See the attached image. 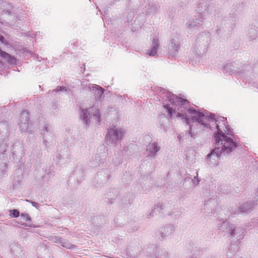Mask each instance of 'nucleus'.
Wrapping results in <instances>:
<instances>
[{
    "label": "nucleus",
    "instance_id": "f257e3e1",
    "mask_svg": "<svg viewBox=\"0 0 258 258\" xmlns=\"http://www.w3.org/2000/svg\"><path fill=\"white\" fill-rule=\"evenodd\" d=\"M167 97L171 103L175 105L177 104L179 105V107L177 108L179 111L182 112L183 109H187L188 112L191 115L192 121L197 122L203 125L204 127H210L209 122H218L219 123H220L221 122L223 125H225L226 124V118L220 116L216 118L215 116L211 113H210V115H209V113L205 114L195 109L187 108V105L188 103L187 100L178 97L176 95L172 94L171 92H168L167 93Z\"/></svg>",
    "mask_w": 258,
    "mask_h": 258
},
{
    "label": "nucleus",
    "instance_id": "f03ea898",
    "mask_svg": "<svg viewBox=\"0 0 258 258\" xmlns=\"http://www.w3.org/2000/svg\"><path fill=\"white\" fill-rule=\"evenodd\" d=\"M217 131L215 134L214 138L216 142L215 148L207 156V160L212 157L220 158L222 155H229L238 146L237 143L233 139L227 137L220 128V125L216 124Z\"/></svg>",
    "mask_w": 258,
    "mask_h": 258
},
{
    "label": "nucleus",
    "instance_id": "7ed1b4c3",
    "mask_svg": "<svg viewBox=\"0 0 258 258\" xmlns=\"http://www.w3.org/2000/svg\"><path fill=\"white\" fill-rule=\"evenodd\" d=\"M89 88L95 96V102L92 107L89 108H80L81 118L86 125H89L91 120L98 123L100 122V116L97 107L99 105V103L101 102L102 97L103 96L104 91V89L97 85H92Z\"/></svg>",
    "mask_w": 258,
    "mask_h": 258
},
{
    "label": "nucleus",
    "instance_id": "20e7f679",
    "mask_svg": "<svg viewBox=\"0 0 258 258\" xmlns=\"http://www.w3.org/2000/svg\"><path fill=\"white\" fill-rule=\"evenodd\" d=\"M125 132L121 127L114 126L108 129L105 140L106 143L112 146H115L117 143L121 141Z\"/></svg>",
    "mask_w": 258,
    "mask_h": 258
},
{
    "label": "nucleus",
    "instance_id": "39448f33",
    "mask_svg": "<svg viewBox=\"0 0 258 258\" xmlns=\"http://www.w3.org/2000/svg\"><path fill=\"white\" fill-rule=\"evenodd\" d=\"M250 69V66L248 64H244L238 67L235 66L232 63H228L225 65L223 68L224 73L229 74H235L236 75H242L246 72H248Z\"/></svg>",
    "mask_w": 258,
    "mask_h": 258
},
{
    "label": "nucleus",
    "instance_id": "423d86ee",
    "mask_svg": "<svg viewBox=\"0 0 258 258\" xmlns=\"http://www.w3.org/2000/svg\"><path fill=\"white\" fill-rule=\"evenodd\" d=\"M18 125L22 132H32V123L30 121L29 112L27 111L24 110L21 112Z\"/></svg>",
    "mask_w": 258,
    "mask_h": 258
},
{
    "label": "nucleus",
    "instance_id": "0eeeda50",
    "mask_svg": "<svg viewBox=\"0 0 258 258\" xmlns=\"http://www.w3.org/2000/svg\"><path fill=\"white\" fill-rule=\"evenodd\" d=\"M180 36L177 34H172L168 46V52L171 56H175L180 48Z\"/></svg>",
    "mask_w": 258,
    "mask_h": 258
},
{
    "label": "nucleus",
    "instance_id": "6e6552de",
    "mask_svg": "<svg viewBox=\"0 0 258 258\" xmlns=\"http://www.w3.org/2000/svg\"><path fill=\"white\" fill-rule=\"evenodd\" d=\"M175 227L173 225H166L159 229L157 232V235L162 239L167 237L174 232Z\"/></svg>",
    "mask_w": 258,
    "mask_h": 258
},
{
    "label": "nucleus",
    "instance_id": "1a4fd4ad",
    "mask_svg": "<svg viewBox=\"0 0 258 258\" xmlns=\"http://www.w3.org/2000/svg\"><path fill=\"white\" fill-rule=\"evenodd\" d=\"M203 24V20L200 18L193 19L191 21H189L186 24L187 29L189 32H195L199 30Z\"/></svg>",
    "mask_w": 258,
    "mask_h": 258
},
{
    "label": "nucleus",
    "instance_id": "9d476101",
    "mask_svg": "<svg viewBox=\"0 0 258 258\" xmlns=\"http://www.w3.org/2000/svg\"><path fill=\"white\" fill-rule=\"evenodd\" d=\"M244 229L242 227H236L234 224L230 227V234L232 237L240 240L243 238Z\"/></svg>",
    "mask_w": 258,
    "mask_h": 258
},
{
    "label": "nucleus",
    "instance_id": "9b49d317",
    "mask_svg": "<svg viewBox=\"0 0 258 258\" xmlns=\"http://www.w3.org/2000/svg\"><path fill=\"white\" fill-rule=\"evenodd\" d=\"M254 204L251 202H245L240 205L237 209L233 211L235 214L247 213L249 212L254 206Z\"/></svg>",
    "mask_w": 258,
    "mask_h": 258
},
{
    "label": "nucleus",
    "instance_id": "f8f14e48",
    "mask_svg": "<svg viewBox=\"0 0 258 258\" xmlns=\"http://www.w3.org/2000/svg\"><path fill=\"white\" fill-rule=\"evenodd\" d=\"M159 46L158 38L155 36L152 40V47L150 50L147 52V54L151 56H154L157 53V50Z\"/></svg>",
    "mask_w": 258,
    "mask_h": 258
},
{
    "label": "nucleus",
    "instance_id": "ddd939ff",
    "mask_svg": "<svg viewBox=\"0 0 258 258\" xmlns=\"http://www.w3.org/2000/svg\"><path fill=\"white\" fill-rule=\"evenodd\" d=\"M106 158V153L105 152L98 153L94 157V162L98 165L104 163Z\"/></svg>",
    "mask_w": 258,
    "mask_h": 258
},
{
    "label": "nucleus",
    "instance_id": "4468645a",
    "mask_svg": "<svg viewBox=\"0 0 258 258\" xmlns=\"http://www.w3.org/2000/svg\"><path fill=\"white\" fill-rule=\"evenodd\" d=\"M160 149V147L156 142L153 143L152 144L150 145L149 148L148 149L149 152V156L151 157H155L157 152L159 151Z\"/></svg>",
    "mask_w": 258,
    "mask_h": 258
},
{
    "label": "nucleus",
    "instance_id": "2eb2a0df",
    "mask_svg": "<svg viewBox=\"0 0 258 258\" xmlns=\"http://www.w3.org/2000/svg\"><path fill=\"white\" fill-rule=\"evenodd\" d=\"M163 210V206L161 204H158L153 209L151 212L148 215V218H150L160 213L161 211Z\"/></svg>",
    "mask_w": 258,
    "mask_h": 258
},
{
    "label": "nucleus",
    "instance_id": "dca6fc26",
    "mask_svg": "<svg viewBox=\"0 0 258 258\" xmlns=\"http://www.w3.org/2000/svg\"><path fill=\"white\" fill-rule=\"evenodd\" d=\"M233 225V224L229 223L227 222H223L219 224L218 228L221 232H229L230 233V227Z\"/></svg>",
    "mask_w": 258,
    "mask_h": 258
},
{
    "label": "nucleus",
    "instance_id": "f3484780",
    "mask_svg": "<svg viewBox=\"0 0 258 258\" xmlns=\"http://www.w3.org/2000/svg\"><path fill=\"white\" fill-rule=\"evenodd\" d=\"M56 241H55V243H60L61 245L64 247H66L67 248H72L73 247H74V245H72L67 240L62 239L60 237H55Z\"/></svg>",
    "mask_w": 258,
    "mask_h": 258
},
{
    "label": "nucleus",
    "instance_id": "a211bd4d",
    "mask_svg": "<svg viewBox=\"0 0 258 258\" xmlns=\"http://www.w3.org/2000/svg\"><path fill=\"white\" fill-rule=\"evenodd\" d=\"M159 122L160 125L163 128L164 131H166L169 126V121L166 116H162L160 118Z\"/></svg>",
    "mask_w": 258,
    "mask_h": 258
},
{
    "label": "nucleus",
    "instance_id": "6ab92c4d",
    "mask_svg": "<svg viewBox=\"0 0 258 258\" xmlns=\"http://www.w3.org/2000/svg\"><path fill=\"white\" fill-rule=\"evenodd\" d=\"M238 250V247L237 245L232 244L228 248L227 252V256L230 257L232 256Z\"/></svg>",
    "mask_w": 258,
    "mask_h": 258
},
{
    "label": "nucleus",
    "instance_id": "aec40b11",
    "mask_svg": "<svg viewBox=\"0 0 258 258\" xmlns=\"http://www.w3.org/2000/svg\"><path fill=\"white\" fill-rule=\"evenodd\" d=\"M248 36L251 40L255 39L257 36L256 30L253 28L249 29L248 30Z\"/></svg>",
    "mask_w": 258,
    "mask_h": 258
},
{
    "label": "nucleus",
    "instance_id": "412c9836",
    "mask_svg": "<svg viewBox=\"0 0 258 258\" xmlns=\"http://www.w3.org/2000/svg\"><path fill=\"white\" fill-rule=\"evenodd\" d=\"M207 8V4L205 3H201L197 6L196 11L199 13H202L206 10Z\"/></svg>",
    "mask_w": 258,
    "mask_h": 258
},
{
    "label": "nucleus",
    "instance_id": "4be33fe9",
    "mask_svg": "<svg viewBox=\"0 0 258 258\" xmlns=\"http://www.w3.org/2000/svg\"><path fill=\"white\" fill-rule=\"evenodd\" d=\"M41 134L43 136V138L44 139L45 137H47V133H50V129L48 127V126H47L46 125H44V126H42V129L41 130Z\"/></svg>",
    "mask_w": 258,
    "mask_h": 258
},
{
    "label": "nucleus",
    "instance_id": "5701e85b",
    "mask_svg": "<svg viewBox=\"0 0 258 258\" xmlns=\"http://www.w3.org/2000/svg\"><path fill=\"white\" fill-rule=\"evenodd\" d=\"M136 148L135 145H130L127 146L126 149L125 150V153L128 156H131L133 154L134 151V149Z\"/></svg>",
    "mask_w": 258,
    "mask_h": 258
},
{
    "label": "nucleus",
    "instance_id": "b1692460",
    "mask_svg": "<svg viewBox=\"0 0 258 258\" xmlns=\"http://www.w3.org/2000/svg\"><path fill=\"white\" fill-rule=\"evenodd\" d=\"M160 9V7L158 4H154L150 7L149 11L152 13H157Z\"/></svg>",
    "mask_w": 258,
    "mask_h": 258
},
{
    "label": "nucleus",
    "instance_id": "393cba45",
    "mask_svg": "<svg viewBox=\"0 0 258 258\" xmlns=\"http://www.w3.org/2000/svg\"><path fill=\"white\" fill-rule=\"evenodd\" d=\"M179 7L183 8L189 4L190 0H176Z\"/></svg>",
    "mask_w": 258,
    "mask_h": 258
},
{
    "label": "nucleus",
    "instance_id": "a878e982",
    "mask_svg": "<svg viewBox=\"0 0 258 258\" xmlns=\"http://www.w3.org/2000/svg\"><path fill=\"white\" fill-rule=\"evenodd\" d=\"M177 117H182V119H184L185 121H186V123L187 124H188L189 123V118L187 117V114L185 113H179L178 112L177 114Z\"/></svg>",
    "mask_w": 258,
    "mask_h": 258
},
{
    "label": "nucleus",
    "instance_id": "bb28decb",
    "mask_svg": "<svg viewBox=\"0 0 258 258\" xmlns=\"http://www.w3.org/2000/svg\"><path fill=\"white\" fill-rule=\"evenodd\" d=\"M223 127H225L223 130L227 135H233V132L228 125L225 124Z\"/></svg>",
    "mask_w": 258,
    "mask_h": 258
},
{
    "label": "nucleus",
    "instance_id": "cd10ccee",
    "mask_svg": "<svg viewBox=\"0 0 258 258\" xmlns=\"http://www.w3.org/2000/svg\"><path fill=\"white\" fill-rule=\"evenodd\" d=\"M10 216L15 218L18 217L20 215L19 211L16 209L10 210Z\"/></svg>",
    "mask_w": 258,
    "mask_h": 258
},
{
    "label": "nucleus",
    "instance_id": "c85d7f7f",
    "mask_svg": "<svg viewBox=\"0 0 258 258\" xmlns=\"http://www.w3.org/2000/svg\"><path fill=\"white\" fill-rule=\"evenodd\" d=\"M57 159V163H58L59 164H63L65 163V162L64 161V158L63 157V156L59 154L56 157Z\"/></svg>",
    "mask_w": 258,
    "mask_h": 258
},
{
    "label": "nucleus",
    "instance_id": "c756f323",
    "mask_svg": "<svg viewBox=\"0 0 258 258\" xmlns=\"http://www.w3.org/2000/svg\"><path fill=\"white\" fill-rule=\"evenodd\" d=\"M53 91L59 92V91H67V88L64 86H57L56 89L53 90Z\"/></svg>",
    "mask_w": 258,
    "mask_h": 258
},
{
    "label": "nucleus",
    "instance_id": "7c9ffc66",
    "mask_svg": "<svg viewBox=\"0 0 258 258\" xmlns=\"http://www.w3.org/2000/svg\"><path fill=\"white\" fill-rule=\"evenodd\" d=\"M6 144H4V143L0 144V155L4 154V153L6 152Z\"/></svg>",
    "mask_w": 258,
    "mask_h": 258
},
{
    "label": "nucleus",
    "instance_id": "2f4dec72",
    "mask_svg": "<svg viewBox=\"0 0 258 258\" xmlns=\"http://www.w3.org/2000/svg\"><path fill=\"white\" fill-rule=\"evenodd\" d=\"M21 218L23 219V220H25L26 221H28L31 220V218L30 216L27 214H22L21 215Z\"/></svg>",
    "mask_w": 258,
    "mask_h": 258
},
{
    "label": "nucleus",
    "instance_id": "473e14b6",
    "mask_svg": "<svg viewBox=\"0 0 258 258\" xmlns=\"http://www.w3.org/2000/svg\"><path fill=\"white\" fill-rule=\"evenodd\" d=\"M164 107L167 109L168 113L171 116L172 115L173 112L175 111L171 108H170L168 105H164Z\"/></svg>",
    "mask_w": 258,
    "mask_h": 258
},
{
    "label": "nucleus",
    "instance_id": "72a5a7b5",
    "mask_svg": "<svg viewBox=\"0 0 258 258\" xmlns=\"http://www.w3.org/2000/svg\"><path fill=\"white\" fill-rule=\"evenodd\" d=\"M5 5H8L9 6V5L8 4H6V2L3 1L2 0H0V9L5 10Z\"/></svg>",
    "mask_w": 258,
    "mask_h": 258
},
{
    "label": "nucleus",
    "instance_id": "f704fd0d",
    "mask_svg": "<svg viewBox=\"0 0 258 258\" xmlns=\"http://www.w3.org/2000/svg\"><path fill=\"white\" fill-rule=\"evenodd\" d=\"M192 181L193 184L196 185L198 184L200 179H199L198 178H197L196 176H194V178L192 179Z\"/></svg>",
    "mask_w": 258,
    "mask_h": 258
},
{
    "label": "nucleus",
    "instance_id": "c9c22d12",
    "mask_svg": "<svg viewBox=\"0 0 258 258\" xmlns=\"http://www.w3.org/2000/svg\"><path fill=\"white\" fill-rule=\"evenodd\" d=\"M30 203L33 207L36 208L37 209L39 208V204L38 203L33 201H31Z\"/></svg>",
    "mask_w": 258,
    "mask_h": 258
},
{
    "label": "nucleus",
    "instance_id": "e433bc0d",
    "mask_svg": "<svg viewBox=\"0 0 258 258\" xmlns=\"http://www.w3.org/2000/svg\"><path fill=\"white\" fill-rule=\"evenodd\" d=\"M131 178V176H130V175L128 174V173H125L124 174H123V177H122V180H124V179L125 178V177H128Z\"/></svg>",
    "mask_w": 258,
    "mask_h": 258
},
{
    "label": "nucleus",
    "instance_id": "4c0bfd02",
    "mask_svg": "<svg viewBox=\"0 0 258 258\" xmlns=\"http://www.w3.org/2000/svg\"><path fill=\"white\" fill-rule=\"evenodd\" d=\"M47 140V137H45L44 139L43 138V142L45 146L47 145V141H46Z\"/></svg>",
    "mask_w": 258,
    "mask_h": 258
},
{
    "label": "nucleus",
    "instance_id": "58836bf2",
    "mask_svg": "<svg viewBox=\"0 0 258 258\" xmlns=\"http://www.w3.org/2000/svg\"><path fill=\"white\" fill-rule=\"evenodd\" d=\"M5 40V37L3 36L0 35V41L2 42V43H4Z\"/></svg>",
    "mask_w": 258,
    "mask_h": 258
},
{
    "label": "nucleus",
    "instance_id": "ea45409f",
    "mask_svg": "<svg viewBox=\"0 0 258 258\" xmlns=\"http://www.w3.org/2000/svg\"><path fill=\"white\" fill-rule=\"evenodd\" d=\"M255 199H256V201L258 202V189L255 194Z\"/></svg>",
    "mask_w": 258,
    "mask_h": 258
},
{
    "label": "nucleus",
    "instance_id": "a19ab883",
    "mask_svg": "<svg viewBox=\"0 0 258 258\" xmlns=\"http://www.w3.org/2000/svg\"><path fill=\"white\" fill-rule=\"evenodd\" d=\"M2 165H3V166L4 168H7V166L8 165H7V163H3Z\"/></svg>",
    "mask_w": 258,
    "mask_h": 258
},
{
    "label": "nucleus",
    "instance_id": "79ce46f5",
    "mask_svg": "<svg viewBox=\"0 0 258 258\" xmlns=\"http://www.w3.org/2000/svg\"><path fill=\"white\" fill-rule=\"evenodd\" d=\"M188 135H190L191 138H193L194 139L195 138V137L193 135L192 133L191 132H189L188 133Z\"/></svg>",
    "mask_w": 258,
    "mask_h": 258
},
{
    "label": "nucleus",
    "instance_id": "37998d69",
    "mask_svg": "<svg viewBox=\"0 0 258 258\" xmlns=\"http://www.w3.org/2000/svg\"><path fill=\"white\" fill-rule=\"evenodd\" d=\"M56 237H57L56 236ZM55 237H52V239H51V240L52 241H53L54 242H55V241H56V239H55Z\"/></svg>",
    "mask_w": 258,
    "mask_h": 258
},
{
    "label": "nucleus",
    "instance_id": "c03bdc74",
    "mask_svg": "<svg viewBox=\"0 0 258 258\" xmlns=\"http://www.w3.org/2000/svg\"><path fill=\"white\" fill-rule=\"evenodd\" d=\"M207 258H216V257L214 256H208Z\"/></svg>",
    "mask_w": 258,
    "mask_h": 258
},
{
    "label": "nucleus",
    "instance_id": "a18cd8bd",
    "mask_svg": "<svg viewBox=\"0 0 258 258\" xmlns=\"http://www.w3.org/2000/svg\"><path fill=\"white\" fill-rule=\"evenodd\" d=\"M21 225H24V226H27V225H26V224H25V223L21 224Z\"/></svg>",
    "mask_w": 258,
    "mask_h": 258
},
{
    "label": "nucleus",
    "instance_id": "49530a36",
    "mask_svg": "<svg viewBox=\"0 0 258 258\" xmlns=\"http://www.w3.org/2000/svg\"><path fill=\"white\" fill-rule=\"evenodd\" d=\"M207 205H208V204H205V206H207Z\"/></svg>",
    "mask_w": 258,
    "mask_h": 258
},
{
    "label": "nucleus",
    "instance_id": "de8ad7c7",
    "mask_svg": "<svg viewBox=\"0 0 258 258\" xmlns=\"http://www.w3.org/2000/svg\"><path fill=\"white\" fill-rule=\"evenodd\" d=\"M2 62V61L0 60V63Z\"/></svg>",
    "mask_w": 258,
    "mask_h": 258
}]
</instances>
